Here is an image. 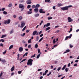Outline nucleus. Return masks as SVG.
<instances>
[{
	"instance_id": "09e8293b",
	"label": "nucleus",
	"mask_w": 79,
	"mask_h": 79,
	"mask_svg": "<svg viewBox=\"0 0 79 79\" xmlns=\"http://www.w3.org/2000/svg\"><path fill=\"white\" fill-rule=\"evenodd\" d=\"M29 31H30V30H27L26 31V32L27 33H28V32H29Z\"/></svg>"
},
{
	"instance_id": "e2e57ef3",
	"label": "nucleus",
	"mask_w": 79,
	"mask_h": 79,
	"mask_svg": "<svg viewBox=\"0 0 79 79\" xmlns=\"http://www.w3.org/2000/svg\"><path fill=\"white\" fill-rule=\"evenodd\" d=\"M1 41H2V42H5L4 40H3V39H1Z\"/></svg>"
},
{
	"instance_id": "aec40b11",
	"label": "nucleus",
	"mask_w": 79,
	"mask_h": 79,
	"mask_svg": "<svg viewBox=\"0 0 79 79\" xmlns=\"http://www.w3.org/2000/svg\"><path fill=\"white\" fill-rule=\"evenodd\" d=\"M22 19H23V17H22V16H20V17H19V21H21Z\"/></svg>"
},
{
	"instance_id": "423d86ee",
	"label": "nucleus",
	"mask_w": 79,
	"mask_h": 79,
	"mask_svg": "<svg viewBox=\"0 0 79 79\" xmlns=\"http://www.w3.org/2000/svg\"><path fill=\"white\" fill-rule=\"evenodd\" d=\"M72 35H72V34H71L69 36H66L65 39V40H68V38L71 39Z\"/></svg>"
},
{
	"instance_id": "f03ea898",
	"label": "nucleus",
	"mask_w": 79,
	"mask_h": 79,
	"mask_svg": "<svg viewBox=\"0 0 79 79\" xmlns=\"http://www.w3.org/2000/svg\"><path fill=\"white\" fill-rule=\"evenodd\" d=\"M25 7V6L23 5V4H19V8H22L21 9V11H23L24 10V8Z\"/></svg>"
},
{
	"instance_id": "bf43d9fd",
	"label": "nucleus",
	"mask_w": 79,
	"mask_h": 79,
	"mask_svg": "<svg viewBox=\"0 0 79 79\" xmlns=\"http://www.w3.org/2000/svg\"><path fill=\"white\" fill-rule=\"evenodd\" d=\"M60 32V30H57L55 32V33H58V32Z\"/></svg>"
},
{
	"instance_id": "393cba45",
	"label": "nucleus",
	"mask_w": 79,
	"mask_h": 79,
	"mask_svg": "<svg viewBox=\"0 0 79 79\" xmlns=\"http://www.w3.org/2000/svg\"><path fill=\"white\" fill-rule=\"evenodd\" d=\"M39 16V14H36L35 15V17H38Z\"/></svg>"
},
{
	"instance_id": "49530a36",
	"label": "nucleus",
	"mask_w": 79,
	"mask_h": 79,
	"mask_svg": "<svg viewBox=\"0 0 79 79\" xmlns=\"http://www.w3.org/2000/svg\"><path fill=\"white\" fill-rule=\"evenodd\" d=\"M28 47L29 48H31V45L29 44V45H28Z\"/></svg>"
},
{
	"instance_id": "cd10ccee",
	"label": "nucleus",
	"mask_w": 79,
	"mask_h": 79,
	"mask_svg": "<svg viewBox=\"0 0 79 79\" xmlns=\"http://www.w3.org/2000/svg\"><path fill=\"white\" fill-rule=\"evenodd\" d=\"M66 65H65L64 67H63L62 69V70H64V69H65V68H66Z\"/></svg>"
},
{
	"instance_id": "2eb2a0df",
	"label": "nucleus",
	"mask_w": 79,
	"mask_h": 79,
	"mask_svg": "<svg viewBox=\"0 0 79 79\" xmlns=\"http://www.w3.org/2000/svg\"><path fill=\"white\" fill-rule=\"evenodd\" d=\"M57 5H58V6L60 7V6H63V4H60V3H58L57 4Z\"/></svg>"
},
{
	"instance_id": "b1692460",
	"label": "nucleus",
	"mask_w": 79,
	"mask_h": 79,
	"mask_svg": "<svg viewBox=\"0 0 79 79\" xmlns=\"http://www.w3.org/2000/svg\"><path fill=\"white\" fill-rule=\"evenodd\" d=\"M40 53L37 56L36 58L38 59L39 58V57H40Z\"/></svg>"
},
{
	"instance_id": "c756f323",
	"label": "nucleus",
	"mask_w": 79,
	"mask_h": 79,
	"mask_svg": "<svg viewBox=\"0 0 79 79\" xmlns=\"http://www.w3.org/2000/svg\"><path fill=\"white\" fill-rule=\"evenodd\" d=\"M44 39V37H42L39 40V42H41V41H42V40H43Z\"/></svg>"
},
{
	"instance_id": "4be33fe9",
	"label": "nucleus",
	"mask_w": 79,
	"mask_h": 79,
	"mask_svg": "<svg viewBox=\"0 0 79 79\" xmlns=\"http://www.w3.org/2000/svg\"><path fill=\"white\" fill-rule=\"evenodd\" d=\"M14 69H15V67L13 66L11 68V71H12H12H14Z\"/></svg>"
},
{
	"instance_id": "20e7f679",
	"label": "nucleus",
	"mask_w": 79,
	"mask_h": 79,
	"mask_svg": "<svg viewBox=\"0 0 79 79\" xmlns=\"http://www.w3.org/2000/svg\"><path fill=\"white\" fill-rule=\"evenodd\" d=\"M10 21L11 20L10 19H8L7 20L5 21L4 23V24H10Z\"/></svg>"
},
{
	"instance_id": "f704fd0d",
	"label": "nucleus",
	"mask_w": 79,
	"mask_h": 79,
	"mask_svg": "<svg viewBox=\"0 0 79 79\" xmlns=\"http://www.w3.org/2000/svg\"><path fill=\"white\" fill-rule=\"evenodd\" d=\"M50 29V27H48L46 29V31H47L48 30H49V29Z\"/></svg>"
},
{
	"instance_id": "052dcab7",
	"label": "nucleus",
	"mask_w": 79,
	"mask_h": 79,
	"mask_svg": "<svg viewBox=\"0 0 79 79\" xmlns=\"http://www.w3.org/2000/svg\"><path fill=\"white\" fill-rule=\"evenodd\" d=\"M2 74H3V73L2 72H1L0 74V77H1Z\"/></svg>"
},
{
	"instance_id": "338daca9",
	"label": "nucleus",
	"mask_w": 79,
	"mask_h": 79,
	"mask_svg": "<svg viewBox=\"0 0 79 79\" xmlns=\"http://www.w3.org/2000/svg\"><path fill=\"white\" fill-rule=\"evenodd\" d=\"M52 8H53V10H55L56 9V8H55V6H53Z\"/></svg>"
},
{
	"instance_id": "ea45409f",
	"label": "nucleus",
	"mask_w": 79,
	"mask_h": 79,
	"mask_svg": "<svg viewBox=\"0 0 79 79\" xmlns=\"http://www.w3.org/2000/svg\"><path fill=\"white\" fill-rule=\"evenodd\" d=\"M69 70H68V68H66L65 69V71H66V72H68V71Z\"/></svg>"
},
{
	"instance_id": "8fccbe9b",
	"label": "nucleus",
	"mask_w": 79,
	"mask_h": 79,
	"mask_svg": "<svg viewBox=\"0 0 79 79\" xmlns=\"http://www.w3.org/2000/svg\"><path fill=\"white\" fill-rule=\"evenodd\" d=\"M21 73H22V71H19L18 72V74H21Z\"/></svg>"
},
{
	"instance_id": "473e14b6",
	"label": "nucleus",
	"mask_w": 79,
	"mask_h": 79,
	"mask_svg": "<svg viewBox=\"0 0 79 79\" xmlns=\"http://www.w3.org/2000/svg\"><path fill=\"white\" fill-rule=\"evenodd\" d=\"M27 60V59H23V60L20 62V63H22V62H23V61H26V60Z\"/></svg>"
},
{
	"instance_id": "680f3d73",
	"label": "nucleus",
	"mask_w": 79,
	"mask_h": 79,
	"mask_svg": "<svg viewBox=\"0 0 79 79\" xmlns=\"http://www.w3.org/2000/svg\"><path fill=\"white\" fill-rule=\"evenodd\" d=\"M60 69H61V67H60L58 69L57 71H60Z\"/></svg>"
},
{
	"instance_id": "2f4dec72",
	"label": "nucleus",
	"mask_w": 79,
	"mask_h": 79,
	"mask_svg": "<svg viewBox=\"0 0 79 79\" xmlns=\"http://www.w3.org/2000/svg\"><path fill=\"white\" fill-rule=\"evenodd\" d=\"M32 8H36V6L35 5H32Z\"/></svg>"
},
{
	"instance_id": "13d9d810",
	"label": "nucleus",
	"mask_w": 79,
	"mask_h": 79,
	"mask_svg": "<svg viewBox=\"0 0 79 79\" xmlns=\"http://www.w3.org/2000/svg\"><path fill=\"white\" fill-rule=\"evenodd\" d=\"M71 65V63H69V64H68V67H69Z\"/></svg>"
},
{
	"instance_id": "69168bd1",
	"label": "nucleus",
	"mask_w": 79,
	"mask_h": 79,
	"mask_svg": "<svg viewBox=\"0 0 79 79\" xmlns=\"http://www.w3.org/2000/svg\"><path fill=\"white\" fill-rule=\"evenodd\" d=\"M40 49H38V53H40Z\"/></svg>"
},
{
	"instance_id": "a18cd8bd",
	"label": "nucleus",
	"mask_w": 79,
	"mask_h": 79,
	"mask_svg": "<svg viewBox=\"0 0 79 79\" xmlns=\"http://www.w3.org/2000/svg\"><path fill=\"white\" fill-rule=\"evenodd\" d=\"M39 38L38 36H37L36 38V41H38V40H39Z\"/></svg>"
},
{
	"instance_id": "72a5a7b5",
	"label": "nucleus",
	"mask_w": 79,
	"mask_h": 79,
	"mask_svg": "<svg viewBox=\"0 0 79 79\" xmlns=\"http://www.w3.org/2000/svg\"><path fill=\"white\" fill-rule=\"evenodd\" d=\"M31 5H28L27 6V8H28L29 9L31 8Z\"/></svg>"
},
{
	"instance_id": "a878e982",
	"label": "nucleus",
	"mask_w": 79,
	"mask_h": 79,
	"mask_svg": "<svg viewBox=\"0 0 79 79\" xmlns=\"http://www.w3.org/2000/svg\"><path fill=\"white\" fill-rule=\"evenodd\" d=\"M39 7H40V5L39 4H37L36 5V8H39Z\"/></svg>"
},
{
	"instance_id": "37998d69",
	"label": "nucleus",
	"mask_w": 79,
	"mask_h": 79,
	"mask_svg": "<svg viewBox=\"0 0 79 79\" xmlns=\"http://www.w3.org/2000/svg\"><path fill=\"white\" fill-rule=\"evenodd\" d=\"M51 73H52V72H50L48 74H47V76H50V74H51Z\"/></svg>"
},
{
	"instance_id": "a211bd4d",
	"label": "nucleus",
	"mask_w": 79,
	"mask_h": 79,
	"mask_svg": "<svg viewBox=\"0 0 79 79\" xmlns=\"http://www.w3.org/2000/svg\"><path fill=\"white\" fill-rule=\"evenodd\" d=\"M14 32V30L12 29L11 30L10 32V34H13Z\"/></svg>"
},
{
	"instance_id": "e433bc0d",
	"label": "nucleus",
	"mask_w": 79,
	"mask_h": 79,
	"mask_svg": "<svg viewBox=\"0 0 79 79\" xmlns=\"http://www.w3.org/2000/svg\"><path fill=\"white\" fill-rule=\"evenodd\" d=\"M3 13L4 15H7V12H6V11H4L3 12Z\"/></svg>"
},
{
	"instance_id": "412c9836",
	"label": "nucleus",
	"mask_w": 79,
	"mask_h": 79,
	"mask_svg": "<svg viewBox=\"0 0 79 79\" xmlns=\"http://www.w3.org/2000/svg\"><path fill=\"white\" fill-rule=\"evenodd\" d=\"M26 34V33H23V34H20V35L22 37H24V35H25Z\"/></svg>"
},
{
	"instance_id": "3c124183",
	"label": "nucleus",
	"mask_w": 79,
	"mask_h": 79,
	"mask_svg": "<svg viewBox=\"0 0 79 79\" xmlns=\"http://www.w3.org/2000/svg\"><path fill=\"white\" fill-rule=\"evenodd\" d=\"M67 6L68 8H71V7H72V5H69V6Z\"/></svg>"
},
{
	"instance_id": "6ab92c4d",
	"label": "nucleus",
	"mask_w": 79,
	"mask_h": 79,
	"mask_svg": "<svg viewBox=\"0 0 79 79\" xmlns=\"http://www.w3.org/2000/svg\"><path fill=\"white\" fill-rule=\"evenodd\" d=\"M13 47V45H12L10 46L9 48V50H11V48H12Z\"/></svg>"
},
{
	"instance_id": "f257e3e1",
	"label": "nucleus",
	"mask_w": 79,
	"mask_h": 79,
	"mask_svg": "<svg viewBox=\"0 0 79 79\" xmlns=\"http://www.w3.org/2000/svg\"><path fill=\"white\" fill-rule=\"evenodd\" d=\"M32 61H33V60L32 59H29L27 61V65H30V66H32Z\"/></svg>"
},
{
	"instance_id": "9d476101",
	"label": "nucleus",
	"mask_w": 79,
	"mask_h": 79,
	"mask_svg": "<svg viewBox=\"0 0 79 79\" xmlns=\"http://www.w3.org/2000/svg\"><path fill=\"white\" fill-rule=\"evenodd\" d=\"M34 10L35 13H37V12L39 11V9H38V8H35Z\"/></svg>"
},
{
	"instance_id": "4d7b16f0",
	"label": "nucleus",
	"mask_w": 79,
	"mask_h": 79,
	"mask_svg": "<svg viewBox=\"0 0 79 79\" xmlns=\"http://www.w3.org/2000/svg\"><path fill=\"white\" fill-rule=\"evenodd\" d=\"M22 42L23 44H26V42L24 40Z\"/></svg>"
},
{
	"instance_id": "4468645a",
	"label": "nucleus",
	"mask_w": 79,
	"mask_h": 79,
	"mask_svg": "<svg viewBox=\"0 0 79 79\" xmlns=\"http://www.w3.org/2000/svg\"><path fill=\"white\" fill-rule=\"evenodd\" d=\"M70 52V50L69 49H67L66 50V51L64 52L63 54H64V53H68V52Z\"/></svg>"
},
{
	"instance_id": "ddd939ff",
	"label": "nucleus",
	"mask_w": 79,
	"mask_h": 79,
	"mask_svg": "<svg viewBox=\"0 0 79 79\" xmlns=\"http://www.w3.org/2000/svg\"><path fill=\"white\" fill-rule=\"evenodd\" d=\"M13 6V4L12 3H10L8 5V7L9 8H11Z\"/></svg>"
},
{
	"instance_id": "58836bf2",
	"label": "nucleus",
	"mask_w": 79,
	"mask_h": 79,
	"mask_svg": "<svg viewBox=\"0 0 79 79\" xmlns=\"http://www.w3.org/2000/svg\"><path fill=\"white\" fill-rule=\"evenodd\" d=\"M25 2V1L24 0H20V3H24V2Z\"/></svg>"
},
{
	"instance_id": "f8f14e48",
	"label": "nucleus",
	"mask_w": 79,
	"mask_h": 79,
	"mask_svg": "<svg viewBox=\"0 0 79 79\" xmlns=\"http://www.w3.org/2000/svg\"><path fill=\"white\" fill-rule=\"evenodd\" d=\"M39 12L40 13H45V12L43 11V9H40Z\"/></svg>"
},
{
	"instance_id": "864d4df0",
	"label": "nucleus",
	"mask_w": 79,
	"mask_h": 79,
	"mask_svg": "<svg viewBox=\"0 0 79 79\" xmlns=\"http://www.w3.org/2000/svg\"><path fill=\"white\" fill-rule=\"evenodd\" d=\"M48 70H46L45 71V73L46 74H47V73H48Z\"/></svg>"
},
{
	"instance_id": "6e6d98bb",
	"label": "nucleus",
	"mask_w": 79,
	"mask_h": 79,
	"mask_svg": "<svg viewBox=\"0 0 79 79\" xmlns=\"http://www.w3.org/2000/svg\"><path fill=\"white\" fill-rule=\"evenodd\" d=\"M13 17L14 18H16V15H14L13 16Z\"/></svg>"
},
{
	"instance_id": "1a4fd4ad",
	"label": "nucleus",
	"mask_w": 79,
	"mask_h": 79,
	"mask_svg": "<svg viewBox=\"0 0 79 79\" xmlns=\"http://www.w3.org/2000/svg\"><path fill=\"white\" fill-rule=\"evenodd\" d=\"M1 62L2 63H6V61L5 60V59H2L1 58H0V61H1Z\"/></svg>"
},
{
	"instance_id": "39448f33",
	"label": "nucleus",
	"mask_w": 79,
	"mask_h": 79,
	"mask_svg": "<svg viewBox=\"0 0 79 79\" xmlns=\"http://www.w3.org/2000/svg\"><path fill=\"white\" fill-rule=\"evenodd\" d=\"M24 26H25V23H24V22H22L20 26L21 28H23Z\"/></svg>"
},
{
	"instance_id": "4c0bfd02",
	"label": "nucleus",
	"mask_w": 79,
	"mask_h": 79,
	"mask_svg": "<svg viewBox=\"0 0 79 79\" xmlns=\"http://www.w3.org/2000/svg\"><path fill=\"white\" fill-rule=\"evenodd\" d=\"M52 19V17H48V20H50V19Z\"/></svg>"
},
{
	"instance_id": "774afa93",
	"label": "nucleus",
	"mask_w": 79,
	"mask_h": 79,
	"mask_svg": "<svg viewBox=\"0 0 79 79\" xmlns=\"http://www.w3.org/2000/svg\"><path fill=\"white\" fill-rule=\"evenodd\" d=\"M40 79H43V76H41L40 77Z\"/></svg>"
},
{
	"instance_id": "c9c22d12",
	"label": "nucleus",
	"mask_w": 79,
	"mask_h": 79,
	"mask_svg": "<svg viewBox=\"0 0 79 79\" xmlns=\"http://www.w3.org/2000/svg\"><path fill=\"white\" fill-rule=\"evenodd\" d=\"M53 44H55L56 42V41H55V39H54V40H53Z\"/></svg>"
},
{
	"instance_id": "c03bdc74",
	"label": "nucleus",
	"mask_w": 79,
	"mask_h": 79,
	"mask_svg": "<svg viewBox=\"0 0 79 79\" xmlns=\"http://www.w3.org/2000/svg\"><path fill=\"white\" fill-rule=\"evenodd\" d=\"M35 56V54L34 55L32 56L31 57V58H34Z\"/></svg>"
},
{
	"instance_id": "0e129e2a",
	"label": "nucleus",
	"mask_w": 79,
	"mask_h": 79,
	"mask_svg": "<svg viewBox=\"0 0 79 79\" xmlns=\"http://www.w3.org/2000/svg\"><path fill=\"white\" fill-rule=\"evenodd\" d=\"M17 56H18L17 58L18 59H19V54H18L17 55Z\"/></svg>"
},
{
	"instance_id": "dca6fc26",
	"label": "nucleus",
	"mask_w": 79,
	"mask_h": 79,
	"mask_svg": "<svg viewBox=\"0 0 79 79\" xmlns=\"http://www.w3.org/2000/svg\"><path fill=\"white\" fill-rule=\"evenodd\" d=\"M37 31H34L33 33V35H35L37 34Z\"/></svg>"
},
{
	"instance_id": "6e6552de",
	"label": "nucleus",
	"mask_w": 79,
	"mask_h": 79,
	"mask_svg": "<svg viewBox=\"0 0 79 79\" xmlns=\"http://www.w3.org/2000/svg\"><path fill=\"white\" fill-rule=\"evenodd\" d=\"M50 26V23H48L46 25H44V26L43 28H45V27H48V26Z\"/></svg>"
},
{
	"instance_id": "7c9ffc66",
	"label": "nucleus",
	"mask_w": 79,
	"mask_h": 79,
	"mask_svg": "<svg viewBox=\"0 0 79 79\" xmlns=\"http://www.w3.org/2000/svg\"><path fill=\"white\" fill-rule=\"evenodd\" d=\"M35 48H37V47H38V45H37V44H36L35 45Z\"/></svg>"
},
{
	"instance_id": "f3484780",
	"label": "nucleus",
	"mask_w": 79,
	"mask_h": 79,
	"mask_svg": "<svg viewBox=\"0 0 79 79\" xmlns=\"http://www.w3.org/2000/svg\"><path fill=\"white\" fill-rule=\"evenodd\" d=\"M26 3H27V4H28V5H29V4H31V3H32V2H31V1H26Z\"/></svg>"
},
{
	"instance_id": "603ef678",
	"label": "nucleus",
	"mask_w": 79,
	"mask_h": 79,
	"mask_svg": "<svg viewBox=\"0 0 79 79\" xmlns=\"http://www.w3.org/2000/svg\"><path fill=\"white\" fill-rule=\"evenodd\" d=\"M6 53V50L5 51L2 52L3 54H5Z\"/></svg>"
},
{
	"instance_id": "9b49d317",
	"label": "nucleus",
	"mask_w": 79,
	"mask_h": 79,
	"mask_svg": "<svg viewBox=\"0 0 79 79\" xmlns=\"http://www.w3.org/2000/svg\"><path fill=\"white\" fill-rule=\"evenodd\" d=\"M19 51L20 52H22L23 51V48L22 47H20L19 48Z\"/></svg>"
},
{
	"instance_id": "5701e85b",
	"label": "nucleus",
	"mask_w": 79,
	"mask_h": 79,
	"mask_svg": "<svg viewBox=\"0 0 79 79\" xmlns=\"http://www.w3.org/2000/svg\"><path fill=\"white\" fill-rule=\"evenodd\" d=\"M32 11H28L27 12L28 15H30V14H32Z\"/></svg>"
},
{
	"instance_id": "a19ab883",
	"label": "nucleus",
	"mask_w": 79,
	"mask_h": 79,
	"mask_svg": "<svg viewBox=\"0 0 79 79\" xmlns=\"http://www.w3.org/2000/svg\"><path fill=\"white\" fill-rule=\"evenodd\" d=\"M28 43H31V39L29 40L28 41Z\"/></svg>"
},
{
	"instance_id": "0eeeda50",
	"label": "nucleus",
	"mask_w": 79,
	"mask_h": 79,
	"mask_svg": "<svg viewBox=\"0 0 79 79\" xmlns=\"http://www.w3.org/2000/svg\"><path fill=\"white\" fill-rule=\"evenodd\" d=\"M68 22L69 23H71V22H72L73 21V19H71V18L70 17H69L68 18Z\"/></svg>"
},
{
	"instance_id": "de8ad7c7",
	"label": "nucleus",
	"mask_w": 79,
	"mask_h": 79,
	"mask_svg": "<svg viewBox=\"0 0 79 79\" xmlns=\"http://www.w3.org/2000/svg\"><path fill=\"white\" fill-rule=\"evenodd\" d=\"M50 1V0H45V2H49Z\"/></svg>"
},
{
	"instance_id": "79ce46f5",
	"label": "nucleus",
	"mask_w": 79,
	"mask_h": 79,
	"mask_svg": "<svg viewBox=\"0 0 79 79\" xmlns=\"http://www.w3.org/2000/svg\"><path fill=\"white\" fill-rule=\"evenodd\" d=\"M73 31V28H71L70 29V30L69 31V33H70V32H71V31Z\"/></svg>"
},
{
	"instance_id": "c85d7f7f",
	"label": "nucleus",
	"mask_w": 79,
	"mask_h": 79,
	"mask_svg": "<svg viewBox=\"0 0 79 79\" xmlns=\"http://www.w3.org/2000/svg\"><path fill=\"white\" fill-rule=\"evenodd\" d=\"M26 26H25V27H24V28H23V29H22V31H24L25 30V29H26Z\"/></svg>"
},
{
	"instance_id": "5fc2aeb1",
	"label": "nucleus",
	"mask_w": 79,
	"mask_h": 79,
	"mask_svg": "<svg viewBox=\"0 0 79 79\" xmlns=\"http://www.w3.org/2000/svg\"><path fill=\"white\" fill-rule=\"evenodd\" d=\"M69 46L70 48H73V46L71 44H70Z\"/></svg>"
},
{
	"instance_id": "bb28decb",
	"label": "nucleus",
	"mask_w": 79,
	"mask_h": 79,
	"mask_svg": "<svg viewBox=\"0 0 79 79\" xmlns=\"http://www.w3.org/2000/svg\"><path fill=\"white\" fill-rule=\"evenodd\" d=\"M6 36V35H2L1 38H4V37H5Z\"/></svg>"
},
{
	"instance_id": "7ed1b4c3",
	"label": "nucleus",
	"mask_w": 79,
	"mask_h": 79,
	"mask_svg": "<svg viewBox=\"0 0 79 79\" xmlns=\"http://www.w3.org/2000/svg\"><path fill=\"white\" fill-rule=\"evenodd\" d=\"M61 9L62 10H63V11H64L65 10H68V8L67 6H65V7H62L61 8Z\"/></svg>"
}]
</instances>
